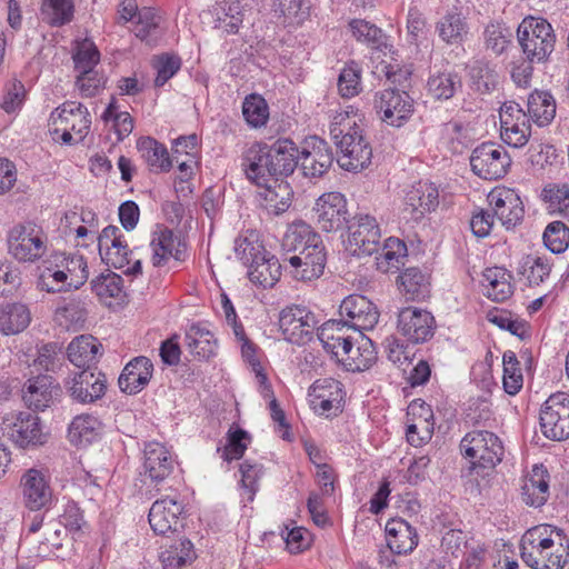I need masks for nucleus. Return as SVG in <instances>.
<instances>
[{
  "mask_svg": "<svg viewBox=\"0 0 569 569\" xmlns=\"http://www.w3.org/2000/svg\"><path fill=\"white\" fill-rule=\"evenodd\" d=\"M244 177L254 186L266 188V200L277 214L284 212L292 193L284 179L299 164V147L289 138H278L272 143L256 141L247 147L240 157Z\"/></svg>",
  "mask_w": 569,
  "mask_h": 569,
  "instance_id": "nucleus-1",
  "label": "nucleus"
},
{
  "mask_svg": "<svg viewBox=\"0 0 569 569\" xmlns=\"http://www.w3.org/2000/svg\"><path fill=\"white\" fill-rule=\"evenodd\" d=\"M20 490L23 506L29 510L23 516V528L29 533L40 530L44 513L58 501L50 485V477L43 471L30 468L23 472L20 479Z\"/></svg>",
  "mask_w": 569,
  "mask_h": 569,
  "instance_id": "nucleus-2",
  "label": "nucleus"
},
{
  "mask_svg": "<svg viewBox=\"0 0 569 569\" xmlns=\"http://www.w3.org/2000/svg\"><path fill=\"white\" fill-rule=\"evenodd\" d=\"M461 456L468 460L467 476H486L503 459L505 447L492 431L475 429L467 432L459 443Z\"/></svg>",
  "mask_w": 569,
  "mask_h": 569,
  "instance_id": "nucleus-3",
  "label": "nucleus"
},
{
  "mask_svg": "<svg viewBox=\"0 0 569 569\" xmlns=\"http://www.w3.org/2000/svg\"><path fill=\"white\" fill-rule=\"evenodd\" d=\"M330 134L340 151L337 162L341 169L359 172L370 166L372 147L360 126L350 121L335 122Z\"/></svg>",
  "mask_w": 569,
  "mask_h": 569,
  "instance_id": "nucleus-4",
  "label": "nucleus"
},
{
  "mask_svg": "<svg viewBox=\"0 0 569 569\" xmlns=\"http://www.w3.org/2000/svg\"><path fill=\"white\" fill-rule=\"evenodd\" d=\"M517 40L529 61L543 63L555 50L556 34L546 19L528 16L518 26Z\"/></svg>",
  "mask_w": 569,
  "mask_h": 569,
  "instance_id": "nucleus-5",
  "label": "nucleus"
},
{
  "mask_svg": "<svg viewBox=\"0 0 569 569\" xmlns=\"http://www.w3.org/2000/svg\"><path fill=\"white\" fill-rule=\"evenodd\" d=\"M511 157L496 142H482L477 146L470 156L472 172L483 180H498L503 178L511 166Z\"/></svg>",
  "mask_w": 569,
  "mask_h": 569,
  "instance_id": "nucleus-6",
  "label": "nucleus"
},
{
  "mask_svg": "<svg viewBox=\"0 0 569 569\" xmlns=\"http://www.w3.org/2000/svg\"><path fill=\"white\" fill-rule=\"evenodd\" d=\"M373 107L380 119L388 126L400 128L415 112V100L408 91L387 88L376 92Z\"/></svg>",
  "mask_w": 569,
  "mask_h": 569,
  "instance_id": "nucleus-7",
  "label": "nucleus"
},
{
  "mask_svg": "<svg viewBox=\"0 0 569 569\" xmlns=\"http://www.w3.org/2000/svg\"><path fill=\"white\" fill-rule=\"evenodd\" d=\"M542 435L553 441L569 438V393L556 392L543 402L539 413Z\"/></svg>",
  "mask_w": 569,
  "mask_h": 569,
  "instance_id": "nucleus-8",
  "label": "nucleus"
},
{
  "mask_svg": "<svg viewBox=\"0 0 569 569\" xmlns=\"http://www.w3.org/2000/svg\"><path fill=\"white\" fill-rule=\"evenodd\" d=\"M317 226L325 232H336L346 228L350 220L347 199L340 192L321 194L312 209Z\"/></svg>",
  "mask_w": 569,
  "mask_h": 569,
  "instance_id": "nucleus-9",
  "label": "nucleus"
},
{
  "mask_svg": "<svg viewBox=\"0 0 569 569\" xmlns=\"http://www.w3.org/2000/svg\"><path fill=\"white\" fill-rule=\"evenodd\" d=\"M330 144L318 136L305 138L299 149V164L302 174L310 179L323 177L333 163Z\"/></svg>",
  "mask_w": 569,
  "mask_h": 569,
  "instance_id": "nucleus-10",
  "label": "nucleus"
},
{
  "mask_svg": "<svg viewBox=\"0 0 569 569\" xmlns=\"http://www.w3.org/2000/svg\"><path fill=\"white\" fill-rule=\"evenodd\" d=\"M437 323L433 315L418 307L401 308L398 312L397 330L411 343H425L436 332Z\"/></svg>",
  "mask_w": 569,
  "mask_h": 569,
  "instance_id": "nucleus-11",
  "label": "nucleus"
},
{
  "mask_svg": "<svg viewBox=\"0 0 569 569\" xmlns=\"http://www.w3.org/2000/svg\"><path fill=\"white\" fill-rule=\"evenodd\" d=\"M9 252L19 261L33 262L46 251L44 236L31 223L13 227L8 236Z\"/></svg>",
  "mask_w": 569,
  "mask_h": 569,
  "instance_id": "nucleus-12",
  "label": "nucleus"
},
{
  "mask_svg": "<svg viewBox=\"0 0 569 569\" xmlns=\"http://www.w3.org/2000/svg\"><path fill=\"white\" fill-rule=\"evenodd\" d=\"M107 376L94 370H81L66 381V389L72 401L81 405H91L102 399L107 392Z\"/></svg>",
  "mask_w": 569,
  "mask_h": 569,
  "instance_id": "nucleus-13",
  "label": "nucleus"
},
{
  "mask_svg": "<svg viewBox=\"0 0 569 569\" xmlns=\"http://www.w3.org/2000/svg\"><path fill=\"white\" fill-rule=\"evenodd\" d=\"M279 327L287 341L301 346L312 339L315 329H318V320L305 307L292 306L280 312Z\"/></svg>",
  "mask_w": 569,
  "mask_h": 569,
  "instance_id": "nucleus-14",
  "label": "nucleus"
},
{
  "mask_svg": "<svg viewBox=\"0 0 569 569\" xmlns=\"http://www.w3.org/2000/svg\"><path fill=\"white\" fill-rule=\"evenodd\" d=\"M339 313L342 319L338 322H341L342 327L358 332L373 329L379 320L377 307L362 295H350L345 298Z\"/></svg>",
  "mask_w": 569,
  "mask_h": 569,
  "instance_id": "nucleus-15",
  "label": "nucleus"
},
{
  "mask_svg": "<svg viewBox=\"0 0 569 569\" xmlns=\"http://www.w3.org/2000/svg\"><path fill=\"white\" fill-rule=\"evenodd\" d=\"M287 261L288 273L298 281L309 282L319 279L327 263V251L323 243L313 244L311 249L295 253L283 254Z\"/></svg>",
  "mask_w": 569,
  "mask_h": 569,
  "instance_id": "nucleus-16",
  "label": "nucleus"
},
{
  "mask_svg": "<svg viewBox=\"0 0 569 569\" xmlns=\"http://www.w3.org/2000/svg\"><path fill=\"white\" fill-rule=\"evenodd\" d=\"M349 230V247L355 256H371L378 252L381 231L375 217L359 214L356 221L347 226Z\"/></svg>",
  "mask_w": 569,
  "mask_h": 569,
  "instance_id": "nucleus-17",
  "label": "nucleus"
},
{
  "mask_svg": "<svg viewBox=\"0 0 569 569\" xmlns=\"http://www.w3.org/2000/svg\"><path fill=\"white\" fill-rule=\"evenodd\" d=\"M143 475L160 492L172 473L174 461L168 449L160 442H149L144 447Z\"/></svg>",
  "mask_w": 569,
  "mask_h": 569,
  "instance_id": "nucleus-18",
  "label": "nucleus"
},
{
  "mask_svg": "<svg viewBox=\"0 0 569 569\" xmlns=\"http://www.w3.org/2000/svg\"><path fill=\"white\" fill-rule=\"evenodd\" d=\"M311 396L318 401L316 408L327 418L337 417L343 410V385L333 378L317 379L311 386Z\"/></svg>",
  "mask_w": 569,
  "mask_h": 569,
  "instance_id": "nucleus-19",
  "label": "nucleus"
},
{
  "mask_svg": "<svg viewBox=\"0 0 569 569\" xmlns=\"http://www.w3.org/2000/svg\"><path fill=\"white\" fill-rule=\"evenodd\" d=\"M153 376V363L144 356L132 358L123 368L118 378V385L122 392L137 395L150 382Z\"/></svg>",
  "mask_w": 569,
  "mask_h": 569,
  "instance_id": "nucleus-20",
  "label": "nucleus"
},
{
  "mask_svg": "<svg viewBox=\"0 0 569 569\" xmlns=\"http://www.w3.org/2000/svg\"><path fill=\"white\" fill-rule=\"evenodd\" d=\"M12 441L22 449H34L47 442V433L42 431L40 418L30 412H20L11 428Z\"/></svg>",
  "mask_w": 569,
  "mask_h": 569,
  "instance_id": "nucleus-21",
  "label": "nucleus"
},
{
  "mask_svg": "<svg viewBox=\"0 0 569 569\" xmlns=\"http://www.w3.org/2000/svg\"><path fill=\"white\" fill-rule=\"evenodd\" d=\"M60 391L51 376L39 375L27 380L22 388V399L34 411L44 410Z\"/></svg>",
  "mask_w": 569,
  "mask_h": 569,
  "instance_id": "nucleus-22",
  "label": "nucleus"
},
{
  "mask_svg": "<svg viewBox=\"0 0 569 569\" xmlns=\"http://www.w3.org/2000/svg\"><path fill=\"white\" fill-rule=\"evenodd\" d=\"M180 511L181 506L174 498L166 496L160 500H156L148 515L149 525L153 533L179 532L177 515Z\"/></svg>",
  "mask_w": 569,
  "mask_h": 569,
  "instance_id": "nucleus-23",
  "label": "nucleus"
},
{
  "mask_svg": "<svg viewBox=\"0 0 569 569\" xmlns=\"http://www.w3.org/2000/svg\"><path fill=\"white\" fill-rule=\"evenodd\" d=\"M183 342L189 353L199 361H208L217 353L218 340L200 322L186 328Z\"/></svg>",
  "mask_w": 569,
  "mask_h": 569,
  "instance_id": "nucleus-24",
  "label": "nucleus"
},
{
  "mask_svg": "<svg viewBox=\"0 0 569 569\" xmlns=\"http://www.w3.org/2000/svg\"><path fill=\"white\" fill-rule=\"evenodd\" d=\"M101 355L102 345L90 335L76 337L67 348L69 361L82 370H94Z\"/></svg>",
  "mask_w": 569,
  "mask_h": 569,
  "instance_id": "nucleus-25",
  "label": "nucleus"
},
{
  "mask_svg": "<svg viewBox=\"0 0 569 569\" xmlns=\"http://www.w3.org/2000/svg\"><path fill=\"white\" fill-rule=\"evenodd\" d=\"M345 328L341 322L331 320L323 323L317 331L322 348L337 361L345 356V352H350V348L356 345V339L343 332Z\"/></svg>",
  "mask_w": 569,
  "mask_h": 569,
  "instance_id": "nucleus-26",
  "label": "nucleus"
},
{
  "mask_svg": "<svg viewBox=\"0 0 569 569\" xmlns=\"http://www.w3.org/2000/svg\"><path fill=\"white\" fill-rule=\"evenodd\" d=\"M397 284L406 300L422 301L430 296V274L418 267L403 269L397 277Z\"/></svg>",
  "mask_w": 569,
  "mask_h": 569,
  "instance_id": "nucleus-27",
  "label": "nucleus"
},
{
  "mask_svg": "<svg viewBox=\"0 0 569 569\" xmlns=\"http://www.w3.org/2000/svg\"><path fill=\"white\" fill-rule=\"evenodd\" d=\"M550 475L543 465H535L521 488L522 501L530 507H541L549 498Z\"/></svg>",
  "mask_w": 569,
  "mask_h": 569,
  "instance_id": "nucleus-28",
  "label": "nucleus"
},
{
  "mask_svg": "<svg viewBox=\"0 0 569 569\" xmlns=\"http://www.w3.org/2000/svg\"><path fill=\"white\" fill-rule=\"evenodd\" d=\"M439 39L447 46H460L469 34L467 18L460 11H447L435 24Z\"/></svg>",
  "mask_w": 569,
  "mask_h": 569,
  "instance_id": "nucleus-29",
  "label": "nucleus"
},
{
  "mask_svg": "<svg viewBox=\"0 0 569 569\" xmlns=\"http://www.w3.org/2000/svg\"><path fill=\"white\" fill-rule=\"evenodd\" d=\"M323 243L322 238L313 228L305 221H297L289 226L286 231L281 247L284 254L300 253L311 249L313 244Z\"/></svg>",
  "mask_w": 569,
  "mask_h": 569,
  "instance_id": "nucleus-30",
  "label": "nucleus"
},
{
  "mask_svg": "<svg viewBox=\"0 0 569 569\" xmlns=\"http://www.w3.org/2000/svg\"><path fill=\"white\" fill-rule=\"evenodd\" d=\"M405 203L411 208L413 218L419 219L438 207V188L433 183L419 181L407 192Z\"/></svg>",
  "mask_w": 569,
  "mask_h": 569,
  "instance_id": "nucleus-31",
  "label": "nucleus"
},
{
  "mask_svg": "<svg viewBox=\"0 0 569 569\" xmlns=\"http://www.w3.org/2000/svg\"><path fill=\"white\" fill-rule=\"evenodd\" d=\"M427 94L436 101H447L462 90L461 76L456 71L431 72L426 84Z\"/></svg>",
  "mask_w": 569,
  "mask_h": 569,
  "instance_id": "nucleus-32",
  "label": "nucleus"
},
{
  "mask_svg": "<svg viewBox=\"0 0 569 569\" xmlns=\"http://www.w3.org/2000/svg\"><path fill=\"white\" fill-rule=\"evenodd\" d=\"M31 322V312L27 305L21 302H6L0 305V332L6 336L18 335L24 331Z\"/></svg>",
  "mask_w": 569,
  "mask_h": 569,
  "instance_id": "nucleus-33",
  "label": "nucleus"
},
{
  "mask_svg": "<svg viewBox=\"0 0 569 569\" xmlns=\"http://www.w3.org/2000/svg\"><path fill=\"white\" fill-rule=\"evenodd\" d=\"M282 270L288 272L287 261L280 260L269 252L263 256L262 261L252 264L248 270V277L251 282L263 288H272L280 279Z\"/></svg>",
  "mask_w": 569,
  "mask_h": 569,
  "instance_id": "nucleus-34",
  "label": "nucleus"
},
{
  "mask_svg": "<svg viewBox=\"0 0 569 569\" xmlns=\"http://www.w3.org/2000/svg\"><path fill=\"white\" fill-rule=\"evenodd\" d=\"M471 88L480 93L488 94L499 86V73L496 64L486 59L475 60L468 68Z\"/></svg>",
  "mask_w": 569,
  "mask_h": 569,
  "instance_id": "nucleus-35",
  "label": "nucleus"
},
{
  "mask_svg": "<svg viewBox=\"0 0 569 569\" xmlns=\"http://www.w3.org/2000/svg\"><path fill=\"white\" fill-rule=\"evenodd\" d=\"M137 149L152 171L168 172L172 168L168 149L154 138H139Z\"/></svg>",
  "mask_w": 569,
  "mask_h": 569,
  "instance_id": "nucleus-36",
  "label": "nucleus"
},
{
  "mask_svg": "<svg viewBox=\"0 0 569 569\" xmlns=\"http://www.w3.org/2000/svg\"><path fill=\"white\" fill-rule=\"evenodd\" d=\"M52 254L53 261H57L54 266L61 268L67 273V278L70 281L69 287H73L77 290L87 282L89 271L83 256L66 252H54Z\"/></svg>",
  "mask_w": 569,
  "mask_h": 569,
  "instance_id": "nucleus-37",
  "label": "nucleus"
},
{
  "mask_svg": "<svg viewBox=\"0 0 569 569\" xmlns=\"http://www.w3.org/2000/svg\"><path fill=\"white\" fill-rule=\"evenodd\" d=\"M528 113L540 127L549 124L556 116V100L549 91L535 90L527 102Z\"/></svg>",
  "mask_w": 569,
  "mask_h": 569,
  "instance_id": "nucleus-38",
  "label": "nucleus"
},
{
  "mask_svg": "<svg viewBox=\"0 0 569 569\" xmlns=\"http://www.w3.org/2000/svg\"><path fill=\"white\" fill-rule=\"evenodd\" d=\"M160 22L161 17L157 13L156 9L143 7L138 13L133 33L142 42L156 46L163 34L160 30Z\"/></svg>",
  "mask_w": 569,
  "mask_h": 569,
  "instance_id": "nucleus-39",
  "label": "nucleus"
},
{
  "mask_svg": "<svg viewBox=\"0 0 569 569\" xmlns=\"http://www.w3.org/2000/svg\"><path fill=\"white\" fill-rule=\"evenodd\" d=\"M349 28L357 41L365 43L371 49L385 51L388 48H392V46L388 44V37L382 29L367 20L352 19L349 22Z\"/></svg>",
  "mask_w": 569,
  "mask_h": 569,
  "instance_id": "nucleus-40",
  "label": "nucleus"
},
{
  "mask_svg": "<svg viewBox=\"0 0 569 569\" xmlns=\"http://www.w3.org/2000/svg\"><path fill=\"white\" fill-rule=\"evenodd\" d=\"M214 11L216 28H222L227 34L239 33L244 19V9L239 0L224 1Z\"/></svg>",
  "mask_w": 569,
  "mask_h": 569,
  "instance_id": "nucleus-41",
  "label": "nucleus"
},
{
  "mask_svg": "<svg viewBox=\"0 0 569 569\" xmlns=\"http://www.w3.org/2000/svg\"><path fill=\"white\" fill-rule=\"evenodd\" d=\"M53 254L43 261L40 274L38 278V287L49 293L64 292L73 289L69 287L70 281L67 278V273L54 266Z\"/></svg>",
  "mask_w": 569,
  "mask_h": 569,
  "instance_id": "nucleus-42",
  "label": "nucleus"
},
{
  "mask_svg": "<svg viewBox=\"0 0 569 569\" xmlns=\"http://www.w3.org/2000/svg\"><path fill=\"white\" fill-rule=\"evenodd\" d=\"M40 13L42 20L50 27L66 26L74 17L73 0H42Z\"/></svg>",
  "mask_w": 569,
  "mask_h": 569,
  "instance_id": "nucleus-43",
  "label": "nucleus"
},
{
  "mask_svg": "<svg viewBox=\"0 0 569 569\" xmlns=\"http://www.w3.org/2000/svg\"><path fill=\"white\" fill-rule=\"evenodd\" d=\"M88 311L86 303L80 299H70L54 311L56 322L66 329H80L84 326Z\"/></svg>",
  "mask_w": 569,
  "mask_h": 569,
  "instance_id": "nucleus-44",
  "label": "nucleus"
},
{
  "mask_svg": "<svg viewBox=\"0 0 569 569\" xmlns=\"http://www.w3.org/2000/svg\"><path fill=\"white\" fill-rule=\"evenodd\" d=\"M100 421L92 415L83 413L73 418L68 429L69 440L77 445H89L97 437Z\"/></svg>",
  "mask_w": 569,
  "mask_h": 569,
  "instance_id": "nucleus-45",
  "label": "nucleus"
},
{
  "mask_svg": "<svg viewBox=\"0 0 569 569\" xmlns=\"http://www.w3.org/2000/svg\"><path fill=\"white\" fill-rule=\"evenodd\" d=\"M541 198L551 214L569 219V184L549 183L542 189Z\"/></svg>",
  "mask_w": 569,
  "mask_h": 569,
  "instance_id": "nucleus-46",
  "label": "nucleus"
},
{
  "mask_svg": "<svg viewBox=\"0 0 569 569\" xmlns=\"http://www.w3.org/2000/svg\"><path fill=\"white\" fill-rule=\"evenodd\" d=\"M241 473L240 486L243 490L242 499L251 502L259 490V480L264 475V466L251 459H244L240 466Z\"/></svg>",
  "mask_w": 569,
  "mask_h": 569,
  "instance_id": "nucleus-47",
  "label": "nucleus"
},
{
  "mask_svg": "<svg viewBox=\"0 0 569 569\" xmlns=\"http://www.w3.org/2000/svg\"><path fill=\"white\" fill-rule=\"evenodd\" d=\"M176 241L177 236L169 228L164 227L152 232L150 247L152 249V264L154 267H161L168 261Z\"/></svg>",
  "mask_w": 569,
  "mask_h": 569,
  "instance_id": "nucleus-48",
  "label": "nucleus"
},
{
  "mask_svg": "<svg viewBox=\"0 0 569 569\" xmlns=\"http://www.w3.org/2000/svg\"><path fill=\"white\" fill-rule=\"evenodd\" d=\"M551 266L547 258L526 256L518 267V273L523 276L528 284L539 286L550 274Z\"/></svg>",
  "mask_w": 569,
  "mask_h": 569,
  "instance_id": "nucleus-49",
  "label": "nucleus"
},
{
  "mask_svg": "<svg viewBox=\"0 0 569 569\" xmlns=\"http://www.w3.org/2000/svg\"><path fill=\"white\" fill-rule=\"evenodd\" d=\"M242 114L251 128L264 126L269 119V107L266 99L258 93H250L242 102Z\"/></svg>",
  "mask_w": 569,
  "mask_h": 569,
  "instance_id": "nucleus-50",
  "label": "nucleus"
},
{
  "mask_svg": "<svg viewBox=\"0 0 569 569\" xmlns=\"http://www.w3.org/2000/svg\"><path fill=\"white\" fill-rule=\"evenodd\" d=\"M90 284L91 290L104 302L111 298H120L123 293V279L112 271L100 273L91 280Z\"/></svg>",
  "mask_w": 569,
  "mask_h": 569,
  "instance_id": "nucleus-51",
  "label": "nucleus"
},
{
  "mask_svg": "<svg viewBox=\"0 0 569 569\" xmlns=\"http://www.w3.org/2000/svg\"><path fill=\"white\" fill-rule=\"evenodd\" d=\"M362 69L356 61L346 63L338 77V91L342 98H353L362 91Z\"/></svg>",
  "mask_w": 569,
  "mask_h": 569,
  "instance_id": "nucleus-52",
  "label": "nucleus"
},
{
  "mask_svg": "<svg viewBox=\"0 0 569 569\" xmlns=\"http://www.w3.org/2000/svg\"><path fill=\"white\" fill-rule=\"evenodd\" d=\"M503 362V389L510 395H517L523 386V377L520 363L513 351H506L502 357Z\"/></svg>",
  "mask_w": 569,
  "mask_h": 569,
  "instance_id": "nucleus-53",
  "label": "nucleus"
},
{
  "mask_svg": "<svg viewBox=\"0 0 569 569\" xmlns=\"http://www.w3.org/2000/svg\"><path fill=\"white\" fill-rule=\"evenodd\" d=\"M72 60L77 71L84 70V73H89L100 62V51L92 40L83 39L77 42Z\"/></svg>",
  "mask_w": 569,
  "mask_h": 569,
  "instance_id": "nucleus-54",
  "label": "nucleus"
},
{
  "mask_svg": "<svg viewBox=\"0 0 569 569\" xmlns=\"http://www.w3.org/2000/svg\"><path fill=\"white\" fill-rule=\"evenodd\" d=\"M407 417H411V419H409L411 421L410 430L413 431L418 427L422 433V438L429 435V425L435 426L431 406L421 399H415L409 403Z\"/></svg>",
  "mask_w": 569,
  "mask_h": 569,
  "instance_id": "nucleus-55",
  "label": "nucleus"
},
{
  "mask_svg": "<svg viewBox=\"0 0 569 569\" xmlns=\"http://www.w3.org/2000/svg\"><path fill=\"white\" fill-rule=\"evenodd\" d=\"M483 36L486 48L496 56L502 54L512 39L510 28L500 22L489 23L485 29Z\"/></svg>",
  "mask_w": 569,
  "mask_h": 569,
  "instance_id": "nucleus-56",
  "label": "nucleus"
},
{
  "mask_svg": "<svg viewBox=\"0 0 569 569\" xmlns=\"http://www.w3.org/2000/svg\"><path fill=\"white\" fill-rule=\"evenodd\" d=\"M542 238L548 250L562 253L569 246V228L562 221H552L546 227Z\"/></svg>",
  "mask_w": 569,
  "mask_h": 569,
  "instance_id": "nucleus-57",
  "label": "nucleus"
},
{
  "mask_svg": "<svg viewBox=\"0 0 569 569\" xmlns=\"http://www.w3.org/2000/svg\"><path fill=\"white\" fill-rule=\"evenodd\" d=\"M234 252L237 258L248 267L257 264L263 260V256L268 253L263 244L258 241H250L248 238H238L234 243Z\"/></svg>",
  "mask_w": 569,
  "mask_h": 569,
  "instance_id": "nucleus-58",
  "label": "nucleus"
},
{
  "mask_svg": "<svg viewBox=\"0 0 569 569\" xmlns=\"http://www.w3.org/2000/svg\"><path fill=\"white\" fill-rule=\"evenodd\" d=\"M356 345H360L359 357H351L352 360L349 365V371H365L369 369L377 360V351L373 342L366 337L362 332H359L356 339Z\"/></svg>",
  "mask_w": 569,
  "mask_h": 569,
  "instance_id": "nucleus-59",
  "label": "nucleus"
},
{
  "mask_svg": "<svg viewBox=\"0 0 569 569\" xmlns=\"http://www.w3.org/2000/svg\"><path fill=\"white\" fill-rule=\"evenodd\" d=\"M248 438L249 433L243 429L238 428L234 431L230 430L228 432L227 443L222 450L221 458L228 462L241 459L247 450V443L244 440Z\"/></svg>",
  "mask_w": 569,
  "mask_h": 569,
  "instance_id": "nucleus-60",
  "label": "nucleus"
},
{
  "mask_svg": "<svg viewBox=\"0 0 569 569\" xmlns=\"http://www.w3.org/2000/svg\"><path fill=\"white\" fill-rule=\"evenodd\" d=\"M154 68L157 69L154 86L162 87L181 69V59L176 54L163 53L157 57Z\"/></svg>",
  "mask_w": 569,
  "mask_h": 569,
  "instance_id": "nucleus-61",
  "label": "nucleus"
},
{
  "mask_svg": "<svg viewBox=\"0 0 569 569\" xmlns=\"http://www.w3.org/2000/svg\"><path fill=\"white\" fill-rule=\"evenodd\" d=\"M104 83L106 78L94 69H91L89 73H84V70H80L76 79V86L83 98L97 96L99 91L104 88Z\"/></svg>",
  "mask_w": 569,
  "mask_h": 569,
  "instance_id": "nucleus-62",
  "label": "nucleus"
},
{
  "mask_svg": "<svg viewBox=\"0 0 569 569\" xmlns=\"http://www.w3.org/2000/svg\"><path fill=\"white\" fill-rule=\"evenodd\" d=\"M21 284L20 272L9 261H0V297L13 296Z\"/></svg>",
  "mask_w": 569,
  "mask_h": 569,
  "instance_id": "nucleus-63",
  "label": "nucleus"
},
{
  "mask_svg": "<svg viewBox=\"0 0 569 569\" xmlns=\"http://www.w3.org/2000/svg\"><path fill=\"white\" fill-rule=\"evenodd\" d=\"M26 89L23 83L14 79L6 86L0 106L7 113H13L22 107Z\"/></svg>",
  "mask_w": 569,
  "mask_h": 569,
  "instance_id": "nucleus-64",
  "label": "nucleus"
}]
</instances>
